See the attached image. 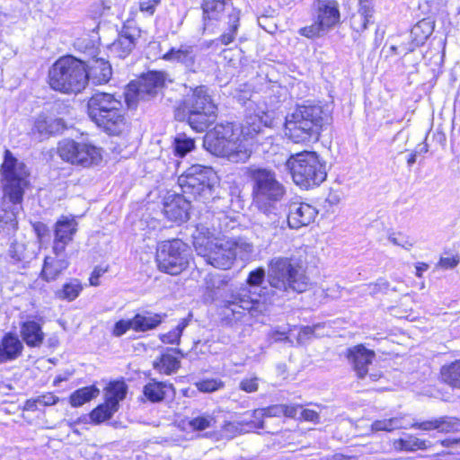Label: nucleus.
<instances>
[{
    "instance_id": "nucleus-55",
    "label": "nucleus",
    "mask_w": 460,
    "mask_h": 460,
    "mask_svg": "<svg viewBox=\"0 0 460 460\" xmlns=\"http://www.w3.org/2000/svg\"><path fill=\"white\" fill-rule=\"evenodd\" d=\"M368 22L369 19L362 16V14L354 13L350 18L351 27L356 31H363Z\"/></svg>"
},
{
    "instance_id": "nucleus-60",
    "label": "nucleus",
    "mask_w": 460,
    "mask_h": 460,
    "mask_svg": "<svg viewBox=\"0 0 460 460\" xmlns=\"http://www.w3.org/2000/svg\"><path fill=\"white\" fill-rule=\"evenodd\" d=\"M292 332V329H289L288 332L280 331L279 329L273 330L270 333V337L275 341H286L289 343H293V341L289 338V333Z\"/></svg>"
},
{
    "instance_id": "nucleus-2",
    "label": "nucleus",
    "mask_w": 460,
    "mask_h": 460,
    "mask_svg": "<svg viewBox=\"0 0 460 460\" xmlns=\"http://www.w3.org/2000/svg\"><path fill=\"white\" fill-rule=\"evenodd\" d=\"M265 279V270L258 268L250 272L247 283L232 290L223 300L222 314L230 323L242 321L247 314L252 317L264 314L270 306L277 302L272 296L271 290L260 288Z\"/></svg>"
},
{
    "instance_id": "nucleus-46",
    "label": "nucleus",
    "mask_w": 460,
    "mask_h": 460,
    "mask_svg": "<svg viewBox=\"0 0 460 460\" xmlns=\"http://www.w3.org/2000/svg\"><path fill=\"white\" fill-rule=\"evenodd\" d=\"M82 290V286L77 279H74L69 283L63 286V288L57 293V296L61 299L73 301L75 299Z\"/></svg>"
},
{
    "instance_id": "nucleus-47",
    "label": "nucleus",
    "mask_w": 460,
    "mask_h": 460,
    "mask_svg": "<svg viewBox=\"0 0 460 460\" xmlns=\"http://www.w3.org/2000/svg\"><path fill=\"white\" fill-rule=\"evenodd\" d=\"M403 428H406V426L402 423V420L400 418H391L388 420H376L371 425L372 430L375 431H392L396 429Z\"/></svg>"
},
{
    "instance_id": "nucleus-29",
    "label": "nucleus",
    "mask_w": 460,
    "mask_h": 460,
    "mask_svg": "<svg viewBox=\"0 0 460 460\" xmlns=\"http://www.w3.org/2000/svg\"><path fill=\"white\" fill-rule=\"evenodd\" d=\"M22 349L23 345L16 335L5 334L0 344V363L17 358Z\"/></svg>"
},
{
    "instance_id": "nucleus-9",
    "label": "nucleus",
    "mask_w": 460,
    "mask_h": 460,
    "mask_svg": "<svg viewBox=\"0 0 460 460\" xmlns=\"http://www.w3.org/2000/svg\"><path fill=\"white\" fill-rule=\"evenodd\" d=\"M287 167L293 181L305 190L318 187L327 177L325 164L314 152L291 155L287 161Z\"/></svg>"
},
{
    "instance_id": "nucleus-12",
    "label": "nucleus",
    "mask_w": 460,
    "mask_h": 460,
    "mask_svg": "<svg viewBox=\"0 0 460 460\" xmlns=\"http://www.w3.org/2000/svg\"><path fill=\"white\" fill-rule=\"evenodd\" d=\"M216 173L211 167L193 164L178 178L181 191L192 196L194 199H209Z\"/></svg>"
},
{
    "instance_id": "nucleus-54",
    "label": "nucleus",
    "mask_w": 460,
    "mask_h": 460,
    "mask_svg": "<svg viewBox=\"0 0 460 460\" xmlns=\"http://www.w3.org/2000/svg\"><path fill=\"white\" fill-rule=\"evenodd\" d=\"M8 253L11 258L18 261L26 259V256L24 254V245L22 243H18L15 241H13L11 243Z\"/></svg>"
},
{
    "instance_id": "nucleus-38",
    "label": "nucleus",
    "mask_w": 460,
    "mask_h": 460,
    "mask_svg": "<svg viewBox=\"0 0 460 460\" xmlns=\"http://www.w3.org/2000/svg\"><path fill=\"white\" fill-rule=\"evenodd\" d=\"M443 381L453 388L460 389V359L441 367Z\"/></svg>"
},
{
    "instance_id": "nucleus-21",
    "label": "nucleus",
    "mask_w": 460,
    "mask_h": 460,
    "mask_svg": "<svg viewBox=\"0 0 460 460\" xmlns=\"http://www.w3.org/2000/svg\"><path fill=\"white\" fill-rule=\"evenodd\" d=\"M190 202L182 195L169 194L164 202V213L172 221L183 222L189 218Z\"/></svg>"
},
{
    "instance_id": "nucleus-17",
    "label": "nucleus",
    "mask_w": 460,
    "mask_h": 460,
    "mask_svg": "<svg viewBox=\"0 0 460 460\" xmlns=\"http://www.w3.org/2000/svg\"><path fill=\"white\" fill-rule=\"evenodd\" d=\"M139 36L138 28L129 24L124 25L118 38L109 47L111 53L116 58H125L135 48Z\"/></svg>"
},
{
    "instance_id": "nucleus-22",
    "label": "nucleus",
    "mask_w": 460,
    "mask_h": 460,
    "mask_svg": "<svg viewBox=\"0 0 460 460\" xmlns=\"http://www.w3.org/2000/svg\"><path fill=\"white\" fill-rule=\"evenodd\" d=\"M374 357L375 352L361 344L349 348L347 352V358L359 378L366 376Z\"/></svg>"
},
{
    "instance_id": "nucleus-35",
    "label": "nucleus",
    "mask_w": 460,
    "mask_h": 460,
    "mask_svg": "<svg viewBox=\"0 0 460 460\" xmlns=\"http://www.w3.org/2000/svg\"><path fill=\"white\" fill-rule=\"evenodd\" d=\"M78 165L87 168L97 165L102 160L101 149L88 143H81Z\"/></svg>"
},
{
    "instance_id": "nucleus-42",
    "label": "nucleus",
    "mask_w": 460,
    "mask_h": 460,
    "mask_svg": "<svg viewBox=\"0 0 460 460\" xmlns=\"http://www.w3.org/2000/svg\"><path fill=\"white\" fill-rule=\"evenodd\" d=\"M127 394V386L124 382H114L110 385L106 392V400L109 402H116V408L119 409V402L122 401Z\"/></svg>"
},
{
    "instance_id": "nucleus-34",
    "label": "nucleus",
    "mask_w": 460,
    "mask_h": 460,
    "mask_svg": "<svg viewBox=\"0 0 460 460\" xmlns=\"http://www.w3.org/2000/svg\"><path fill=\"white\" fill-rule=\"evenodd\" d=\"M432 32L433 26L429 21L423 19L417 22L411 31L412 46L406 49L404 53L412 51L415 47L423 44L425 40L432 34Z\"/></svg>"
},
{
    "instance_id": "nucleus-41",
    "label": "nucleus",
    "mask_w": 460,
    "mask_h": 460,
    "mask_svg": "<svg viewBox=\"0 0 460 460\" xmlns=\"http://www.w3.org/2000/svg\"><path fill=\"white\" fill-rule=\"evenodd\" d=\"M117 411L116 402H109L105 400L104 403L99 405L91 411L90 418L93 422L101 423L111 419Z\"/></svg>"
},
{
    "instance_id": "nucleus-49",
    "label": "nucleus",
    "mask_w": 460,
    "mask_h": 460,
    "mask_svg": "<svg viewBox=\"0 0 460 460\" xmlns=\"http://www.w3.org/2000/svg\"><path fill=\"white\" fill-rule=\"evenodd\" d=\"M228 243H233V247L231 248L232 252L234 253V260L237 256L241 258L245 257L251 254L253 252V246L252 243H247L244 240L238 239H226Z\"/></svg>"
},
{
    "instance_id": "nucleus-31",
    "label": "nucleus",
    "mask_w": 460,
    "mask_h": 460,
    "mask_svg": "<svg viewBox=\"0 0 460 460\" xmlns=\"http://www.w3.org/2000/svg\"><path fill=\"white\" fill-rule=\"evenodd\" d=\"M180 352L177 349H166L159 358L153 362V367L159 373L171 375L181 367V361L172 354Z\"/></svg>"
},
{
    "instance_id": "nucleus-3",
    "label": "nucleus",
    "mask_w": 460,
    "mask_h": 460,
    "mask_svg": "<svg viewBox=\"0 0 460 460\" xmlns=\"http://www.w3.org/2000/svg\"><path fill=\"white\" fill-rule=\"evenodd\" d=\"M268 282L272 296L288 299L290 294L303 293L310 288V279L301 261L293 257L277 256L268 263Z\"/></svg>"
},
{
    "instance_id": "nucleus-58",
    "label": "nucleus",
    "mask_w": 460,
    "mask_h": 460,
    "mask_svg": "<svg viewBox=\"0 0 460 460\" xmlns=\"http://www.w3.org/2000/svg\"><path fill=\"white\" fill-rule=\"evenodd\" d=\"M366 18L370 19L373 14V4L371 0H360L358 13Z\"/></svg>"
},
{
    "instance_id": "nucleus-15",
    "label": "nucleus",
    "mask_w": 460,
    "mask_h": 460,
    "mask_svg": "<svg viewBox=\"0 0 460 460\" xmlns=\"http://www.w3.org/2000/svg\"><path fill=\"white\" fill-rule=\"evenodd\" d=\"M259 211V223L270 235L281 234L286 230V219L281 216L277 203L254 205Z\"/></svg>"
},
{
    "instance_id": "nucleus-48",
    "label": "nucleus",
    "mask_w": 460,
    "mask_h": 460,
    "mask_svg": "<svg viewBox=\"0 0 460 460\" xmlns=\"http://www.w3.org/2000/svg\"><path fill=\"white\" fill-rule=\"evenodd\" d=\"M194 148V140L184 134L178 135L174 139V151L179 156H184Z\"/></svg>"
},
{
    "instance_id": "nucleus-44",
    "label": "nucleus",
    "mask_w": 460,
    "mask_h": 460,
    "mask_svg": "<svg viewBox=\"0 0 460 460\" xmlns=\"http://www.w3.org/2000/svg\"><path fill=\"white\" fill-rule=\"evenodd\" d=\"M329 31V29L326 28L317 18L314 23L308 26H305L300 28L298 33L301 36L306 37L308 39L320 38L325 35Z\"/></svg>"
},
{
    "instance_id": "nucleus-59",
    "label": "nucleus",
    "mask_w": 460,
    "mask_h": 460,
    "mask_svg": "<svg viewBox=\"0 0 460 460\" xmlns=\"http://www.w3.org/2000/svg\"><path fill=\"white\" fill-rule=\"evenodd\" d=\"M388 281L379 279L376 283H370L367 285V288L371 295H376L378 292L385 291L388 288Z\"/></svg>"
},
{
    "instance_id": "nucleus-4",
    "label": "nucleus",
    "mask_w": 460,
    "mask_h": 460,
    "mask_svg": "<svg viewBox=\"0 0 460 460\" xmlns=\"http://www.w3.org/2000/svg\"><path fill=\"white\" fill-rule=\"evenodd\" d=\"M330 121L331 114L323 106L299 105L286 116L285 133L294 143L316 142Z\"/></svg>"
},
{
    "instance_id": "nucleus-33",
    "label": "nucleus",
    "mask_w": 460,
    "mask_h": 460,
    "mask_svg": "<svg viewBox=\"0 0 460 460\" xmlns=\"http://www.w3.org/2000/svg\"><path fill=\"white\" fill-rule=\"evenodd\" d=\"M81 143L72 139H64L58 143V154L59 157L74 165H78Z\"/></svg>"
},
{
    "instance_id": "nucleus-23",
    "label": "nucleus",
    "mask_w": 460,
    "mask_h": 460,
    "mask_svg": "<svg viewBox=\"0 0 460 460\" xmlns=\"http://www.w3.org/2000/svg\"><path fill=\"white\" fill-rule=\"evenodd\" d=\"M193 247L198 255L205 258L206 255L216 247L222 240L216 237L215 234L204 225H198L192 233Z\"/></svg>"
},
{
    "instance_id": "nucleus-11",
    "label": "nucleus",
    "mask_w": 460,
    "mask_h": 460,
    "mask_svg": "<svg viewBox=\"0 0 460 460\" xmlns=\"http://www.w3.org/2000/svg\"><path fill=\"white\" fill-rule=\"evenodd\" d=\"M247 174L253 182L252 196L254 205L278 203L285 193L284 185L276 178V173L266 168L250 166Z\"/></svg>"
},
{
    "instance_id": "nucleus-7",
    "label": "nucleus",
    "mask_w": 460,
    "mask_h": 460,
    "mask_svg": "<svg viewBox=\"0 0 460 460\" xmlns=\"http://www.w3.org/2000/svg\"><path fill=\"white\" fill-rule=\"evenodd\" d=\"M50 87L64 93H77L87 84V69L84 62L67 56L58 59L49 72Z\"/></svg>"
},
{
    "instance_id": "nucleus-5",
    "label": "nucleus",
    "mask_w": 460,
    "mask_h": 460,
    "mask_svg": "<svg viewBox=\"0 0 460 460\" xmlns=\"http://www.w3.org/2000/svg\"><path fill=\"white\" fill-rule=\"evenodd\" d=\"M203 145L209 153L225 157L232 163H244L252 155V148L246 142L240 140L230 123L217 124L206 134Z\"/></svg>"
},
{
    "instance_id": "nucleus-25",
    "label": "nucleus",
    "mask_w": 460,
    "mask_h": 460,
    "mask_svg": "<svg viewBox=\"0 0 460 460\" xmlns=\"http://www.w3.org/2000/svg\"><path fill=\"white\" fill-rule=\"evenodd\" d=\"M316 18L329 30L340 21L338 4L334 0H316L314 3Z\"/></svg>"
},
{
    "instance_id": "nucleus-64",
    "label": "nucleus",
    "mask_w": 460,
    "mask_h": 460,
    "mask_svg": "<svg viewBox=\"0 0 460 460\" xmlns=\"http://www.w3.org/2000/svg\"><path fill=\"white\" fill-rule=\"evenodd\" d=\"M34 231L39 238V241L41 242L42 239L48 235L49 229L47 226L41 222H37L33 225Z\"/></svg>"
},
{
    "instance_id": "nucleus-43",
    "label": "nucleus",
    "mask_w": 460,
    "mask_h": 460,
    "mask_svg": "<svg viewBox=\"0 0 460 460\" xmlns=\"http://www.w3.org/2000/svg\"><path fill=\"white\" fill-rule=\"evenodd\" d=\"M283 412V407L281 404L279 405H271L263 409H257L253 411V417L258 420V423L254 424V428L263 429L264 423L261 419L264 417H279L281 416Z\"/></svg>"
},
{
    "instance_id": "nucleus-13",
    "label": "nucleus",
    "mask_w": 460,
    "mask_h": 460,
    "mask_svg": "<svg viewBox=\"0 0 460 460\" xmlns=\"http://www.w3.org/2000/svg\"><path fill=\"white\" fill-rule=\"evenodd\" d=\"M167 75L162 71H148L137 81L128 84L125 100L129 108H134L139 100L155 98L165 86Z\"/></svg>"
},
{
    "instance_id": "nucleus-51",
    "label": "nucleus",
    "mask_w": 460,
    "mask_h": 460,
    "mask_svg": "<svg viewBox=\"0 0 460 460\" xmlns=\"http://www.w3.org/2000/svg\"><path fill=\"white\" fill-rule=\"evenodd\" d=\"M189 424L193 430L201 431L213 427L215 424V420L209 415L199 416L190 420Z\"/></svg>"
},
{
    "instance_id": "nucleus-61",
    "label": "nucleus",
    "mask_w": 460,
    "mask_h": 460,
    "mask_svg": "<svg viewBox=\"0 0 460 460\" xmlns=\"http://www.w3.org/2000/svg\"><path fill=\"white\" fill-rule=\"evenodd\" d=\"M240 388L247 393H252L258 390L257 378L243 379L240 383Z\"/></svg>"
},
{
    "instance_id": "nucleus-10",
    "label": "nucleus",
    "mask_w": 460,
    "mask_h": 460,
    "mask_svg": "<svg viewBox=\"0 0 460 460\" xmlns=\"http://www.w3.org/2000/svg\"><path fill=\"white\" fill-rule=\"evenodd\" d=\"M182 109L188 113L189 125L198 132L205 131L217 117V107L206 86L192 89L182 102Z\"/></svg>"
},
{
    "instance_id": "nucleus-20",
    "label": "nucleus",
    "mask_w": 460,
    "mask_h": 460,
    "mask_svg": "<svg viewBox=\"0 0 460 460\" xmlns=\"http://www.w3.org/2000/svg\"><path fill=\"white\" fill-rule=\"evenodd\" d=\"M233 245L226 239H222L218 244L216 243V247H213L204 260L215 268L228 270L234 262V253L231 250Z\"/></svg>"
},
{
    "instance_id": "nucleus-57",
    "label": "nucleus",
    "mask_w": 460,
    "mask_h": 460,
    "mask_svg": "<svg viewBox=\"0 0 460 460\" xmlns=\"http://www.w3.org/2000/svg\"><path fill=\"white\" fill-rule=\"evenodd\" d=\"M388 240L394 245L401 246L405 250H410L412 247V243L410 242L407 238L398 234H391L388 237Z\"/></svg>"
},
{
    "instance_id": "nucleus-27",
    "label": "nucleus",
    "mask_w": 460,
    "mask_h": 460,
    "mask_svg": "<svg viewBox=\"0 0 460 460\" xmlns=\"http://www.w3.org/2000/svg\"><path fill=\"white\" fill-rule=\"evenodd\" d=\"M424 431L438 430L439 432H450L458 428V422L455 418L442 416L429 420L414 422L411 425Z\"/></svg>"
},
{
    "instance_id": "nucleus-37",
    "label": "nucleus",
    "mask_w": 460,
    "mask_h": 460,
    "mask_svg": "<svg viewBox=\"0 0 460 460\" xmlns=\"http://www.w3.org/2000/svg\"><path fill=\"white\" fill-rule=\"evenodd\" d=\"M394 447L396 450L412 452L429 448L430 442L420 439L412 435H407L404 438L395 439Z\"/></svg>"
},
{
    "instance_id": "nucleus-52",
    "label": "nucleus",
    "mask_w": 460,
    "mask_h": 460,
    "mask_svg": "<svg viewBox=\"0 0 460 460\" xmlns=\"http://www.w3.org/2000/svg\"><path fill=\"white\" fill-rule=\"evenodd\" d=\"M195 385L200 392L212 393L221 389L224 386V383L219 379H206L197 382Z\"/></svg>"
},
{
    "instance_id": "nucleus-62",
    "label": "nucleus",
    "mask_w": 460,
    "mask_h": 460,
    "mask_svg": "<svg viewBox=\"0 0 460 460\" xmlns=\"http://www.w3.org/2000/svg\"><path fill=\"white\" fill-rule=\"evenodd\" d=\"M160 3V0H140L139 8L142 12H146L153 14L155 6Z\"/></svg>"
},
{
    "instance_id": "nucleus-14",
    "label": "nucleus",
    "mask_w": 460,
    "mask_h": 460,
    "mask_svg": "<svg viewBox=\"0 0 460 460\" xmlns=\"http://www.w3.org/2000/svg\"><path fill=\"white\" fill-rule=\"evenodd\" d=\"M189 247L179 239L162 243L156 252L158 269L167 274L178 275L189 264Z\"/></svg>"
},
{
    "instance_id": "nucleus-18",
    "label": "nucleus",
    "mask_w": 460,
    "mask_h": 460,
    "mask_svg": "<svg viewBox=\"0 0 460 460\" xmlns=\"http://www.w3.org/2000/svg\"><path fill=\"white\" fill-rule=\"evenodd\" d=\"M77 232V223L74 219L64 217L55 224L52 252L61 254L66 245L73 241Z\"/></svg>"
},
{
    "instance_id": "nucleus-24",
    "label": "nucleus",
    "mask_w": 460,
    "mask_h": 460,
    "mask_svg": "<svg viewBox=\"0 0 460 460\" xmlns=\"http://www.w3.org/2000/svg\"><path fill=\"white\" fill-rule=\"evenodd\" d=\"M69 266L68 257L66 252L61 254L53 253V256H46L40 276L47 281L55 280Z\"/></svg>"
},
{
    "instance_id": "nucleus-50",
    "label": "nucleus",
    "mask_w": 460,
    "mask_h": 460,
    "mask_svg": "<svg viewBox=\"0 0 460 460\" xmlns=\"http://www.w3.org/2000/svg\"><path fill=\"white\" fill-rule=\"evenodd\" d=\"M187 326L186 320H182L181 323H179L176 328L168 333L163 334L160 336L162 342L167 344H178L182 333V331Z\"/></svg>"
},
{
    "instance_id": "nucleus-1",
    "label": "nucleus",
    "mask_w": 460,
    "mask_h": 460,
    "mask_svg": "<svg viewBox=\"0 0 460 460\" xmlns=\"http://www.w3.org/2000/svg\"><path fill=\"white\" fill-rule=\"evenodd\" d=\"M2 174L3 197L0 205V241L4 234L13 235L17 230V215L22 211L25 189L29 185V172L26 165L5 150L0 169Z\"/></svg>"
},
{
    "instance_id": "nucleus-30",
    "label": "nucleus",
    "mask_w": 460,
    "mask_h": 460,
    "mask_svg": "<svg viewBox=\"0 0 460 460\" xmlns=\"http://www.w3.org/2000/svg\"><path fill=\"white\" fill-rule=\"evenodd\" d=\"M62 119L53 118L45 114L37 117L34 122V130L42 137H49L60 132L64 128Z\"/></svg>"
},
{
    "instance_id": "nucleus-36",
    "label": "nucleus",
    "mask_w": 460,
    "mask_h": 460,
    "mask_svg": "<svg viewBox=\"0 0 460 460\" xmlns=\"http://www.w3.org/2000/svg\"><path fill=\"white\" fill-rule=\"evenodd\" d=\"M165 314H152L148 315L137 314L133 317V330L147 332L155 329L164 320Z\"/></svg>"
},
{
    "instance_id": "nucleus-28",
    "label": "nucleus",
    "mask_w": 460,
    "mask_h": 460,
    "mask_svg": "<svg viewBox=\"0 0 460 460\" xmlns=\"http://www.w3.org/2000/svg\"><path fill=\"white\" fill-rule=\"evenodd\" d=\"M21 337L29 347H40L44 341L45 334L41 324L36 321L29 320L21 325Z\"/></svg>"
},
{
    "instance_id": "nucleus-53",
    "label": "nucleus",
    "mask_w": 460,
    "mask_h": 460,
    "mask_svg": "<svg viewBox=\"0 0 460 460\" xmlns=\"http://www.w3.org/2000/svg\"><path fill=\"white\" fill-rule=\"evenodd\" d=\"M243 425H250V422L248 421H228L226 422L223 426V430L226 434L229 436H234L235 434H238L243 431Z\"/></svg>"
},
{
    "instance_id": "nucleus-26",
    "label": "nucleus",
    "mask_w": 460,
    "mask_h": 460,
    "mask_svg": "<svg viewBox=\"0 0 460 460\" xmlns=\"http://www.w3.org/2000/svg\"><path fill=\"white\" fill-rule=\"evenodd\" d=\"M87 69V82L92 80L93 84H102L107 83L112 74L111 66L103 58H94L89 62Z\"/></svg>"
},
{
    "instance_id": "nucleus-8",
    "label": "nucleus",
    "mask_w": 460,
    "mask_h": 460,
    "mask_svg": "<svg viewBox=\"0 0 460 460\" xmlns=\"http://www.w3.org/2000/svg\"><path fill=\"white\" fill-rule=\"evenodd\" d=\"M202 11L204 31L210 30L211 22L217 21L223 31L217 40L223 45L232 43L240 25V11L232 0H203Z\"/></svg>"
},
{
    "instance_id": "nucleus-56",
    "label": "nucleus",
    "mask_w": 460,
    "mask_h": 460,
    "mask_svg": "<svg viewBox=\"0 0 460 460\" xmlns=\"http://www.w3.org/2000/svg\"><path fill=\"white\" fill-rule=\"evenodd\" d=\"M130 329H133V318L130 320H120L115 323L112 334L116 337H120Z\"/></svg>"
},
{
    "instance_id": "nucleus-39",
    "label": "nucleus",
    "mask_w": 460,
    "mask_h": 460,
    "mask_svg": "<svg viewBox=\"0 0 460 460\" xmlns=\"http://www.w3.org/2000/svg\"><path fill=\"white\" fill-rule=\"evenodd\" d=\"M99 394L100 390L94 385L83 387L71 394L69 402L73 407H79L96 398Z\"/></svg>"
},
{
    "instance_id": "nucleus-6",
    "label": "nucleus",
    "mask_w": 460,
    "mask_h": 460,
    "mask_svg": "<svg viewBox=\"0 0 460 460\" xmlns=\"http://www.w3.org/2000/svg\"><path fill=\"white\" fill-rule=\"evenodd\" d=\"M90 119L110 135H120L127 128L119 99L107 93H96L88 101Z\"/></svg>"
},
{
    "instance_id": "nucleus-32",
    "label": "nucleus",
    "mask_w": 460,
    "mask_h": 460,
    "mask_svg": "<svg viewBox=\"0 0 460 460\" xmlns=\"http://www.w3.org/2000/svg\"><path fill=\"white\" fill-rule=\"evenodd\" d=\"M265 126L262 124L261 118L258 115L247 117L241 126L240 140L246 142L251 147L250 140L263 133Z\"/></svg>"
},
{
    "instance_id": "nucleus-19",
    "label": "nucleus",
    "mask_w": 460,
    "mask_h": 460,
    "mask_svg": "<svg viewBox=\"0 0 460 460\" xmlns=\"http://www.w3.org/2000/svg\"><path fill=\"white\" fill-rule=\"evenodd\" d=\"M162 58L165 61L181 63L188 71L193 73H196L199 67L197 50L194 46L190 45L172 48L162 56Z\"/></svg>"
},
{
    "instance_id": "nucleus-45",
    "label": "nucleus",
    "mask_w": 460,
    "mask_h": 460,
    "mask_svg": "<svg viewBox=\"0 0 460 460\" xmlns=\"http://www.w3.org/2000/svg\"><path fill=\"white\" fill-rule=\"evenodd\" d=\"M323 328V324L317 323L313 326H303L300 328L296 336V342L298 345H304L313 338L320 337L319 330Z\"/></svg>"
},
{
    "instance_id": "nucleus-16",
    "label": "nucleus",
    "mask_w": 460,
    "mask_h": 460,
    "mask_svg": "<svg viewBox=\"0 0 460 460\" xmlns=\"http://www.w3.org/2000/svg\"><path fill=\"white\" fill-rule=\"evenodd\" d=\"M317 214V209L308 203L291 201L288 204L286 223L291 229H299L314 222Z\"/></svg>"
},
{
    "instance_id": "nucleus-40",
    "label": "nucleus",
    "mask_w": 460,
    "mask_h": 460,
    "mask_svg": "<svg viewBox=\"0 0 460 460\" xmlns=\"http://www.w3.org/2000/svg\"><path fill=\"white\" fill-rule=\"evenodd\" d=\"M166 389H172V385L164 382H150L144 386L145 396L153 402L164 400Z\"/></svg>"
},
{
    "instance_id": "nucleus-63",
    "label": "nucleus",
    "mask_w": 460,
    "mask_h": 460,
    "mask_svg": "<svg viewBox=\"0 0 460 460\" xmlns=\"http://www.w3.org/2000/svg\"><path fill=\"white\" fill-rule=\"evenodd\" d=\"M342 288L338 284H332L325 289L326 296L332 299L339 298L341 296Z\"/></svg>"
}]
</instances>
